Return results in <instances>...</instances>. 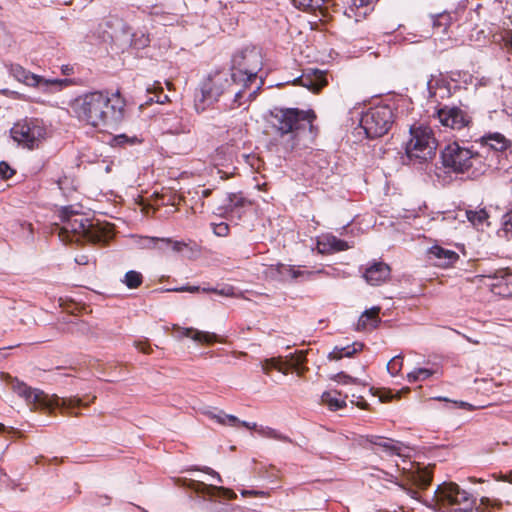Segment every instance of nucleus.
<instances>
[{
  "label": "nucleus",
  "mask_w": 512,
  "mask_h": 512,
  "mask_svg": "<svg viewBox=\"0 0 512 512\" xmlns=\"http://www.w3.org/2000/svg\"><path fill=\"white\" fill-rule=\"evenodd\" d=\"M127 101L121 91L94 90L80 94L70 102L73 116L95 129L120 124L126 115Z\"/></svg>",
  "instance_id": "1"
},
{
  "label": "nucleus",
  "mask_w": 512,
  "mask_h": 512,
  "mask_svg": "<svg viewBox=\"0 0 512 512\" xmlns=\"http://www.w3.org/2000/svg\"><path fill=\"white\" fill-rule=\"evenodd\" d=\"M317 115L312 109L274 107L270 111L269 127L277 144L286 152L296 149L303 134L312 132Z\"/></svg>",
  "instance_id": "2"
},
{
  "label": "nucleus",
  "mask_w": 512,
  "mask_h": 512,
  "mask_svg": "<svg viewBox=\"0 0 512 512\" xmlns=\"http://www.w3.org/2000/svg\"><path fill=\"white\" fill-rule=\"evenodd\" d=\"M246 89L240 86L237 81V74L230 70L221 68L207 74L200 83L199 92L195 95L194 105L198 112H203L213 106L221 98L233 97V104L236 107L242 105V98Z\"/></svg>",
  "instance_id": "3"
},
{
  "label": "nucleus",
  "mask_w": 512,
  "mask_h": 512,
  "mask_svg": "<svg viewBox=\"0 0 512 512\" xmlns=\"http://www.w3.org/2000/svg\"><path fill=\"white\" fill-rule=\"evenodd\" d=\"M60 218L62 226L58 235L63 242H80L86 240L93 244H107L113 237L109 224L94 223L81 213H77L71 207L61 210Z\"/></svg>",
  "instance_id": "4"
},
{
  "label": "nucleus",
  "mask_w": 512,
  "mask_h": 512,
  "mask_svg": "<svg viewBox=\"0 0 512 512\" xmlns=\"http://www.w3.org/2000/svg\"><path fill=\"white\" fill-rule=\"evenodd\" d=\"M442 165L449 172L470 173L477 177L485 173L488 165L483 155L457 142L448 144L441 152Z\"/></svg>",
  "instance_id": "5"
},
{
  "label": "nucleus",
  "mask_w": 512,
  "mask_h": 512,
  "mask_svg": "<svg viewBox=\"0 0 512 512\" xmlns=\"http://www.w3.org/2000/svg\"><path fill=\"white\" fill-rule=\"evenodd\" d=\"M433 500L439 512H471L476 504V499L455 482L440 484Z\"/></svg>",
  "instance_id": "6"
},
{
  "label": "nucleus",
  "mask_w": 512,
  "mask_h": 512,
  "mask_svg": "<svg viewBox=\"0 0 512 512\" xmlns=\"http://www.w3.org/2000/svg\"><path fill=\"white\" fill-rule=\"evenodd\" d=\"M436 140L431 127L426 125H412L410 127V139L406 143L405 151L410 160H418L420 163L432 160L437 151Z\"/></svg>",
  "instance_id": "7"
},
{
  "label": "nucleus",
  "mask_w": 512,
  "mask_h": 512,
  "mask_svg": "<svg viewBox=\"0 0 512 512\" xmlns=\"http://www.w3.org/2000/svg\"><path fill=\"white\" fill-rule=\"evenodd\" d=\"M262 68V57L256 49H244L232 57L231 73L237 74V81L246 90L257 80Z\"/></svg>",
  "instance_id": "8"
},
{
  "label": "nucleus",
  "mask_w": 512,
  "mask_h": 512,
  "mask_svg": "<svg viewBox=\"0 0 512 512\" xmlns=\"http://www.w3.org/2000/svg\"><path fill=\"white\" fill-rule=\"evenodd\" d=\"M394 123V113L389 105L370 107L361 116L360 125L367 138L375 139L388 133Z\"/></svg>",
  "instance_id": "9"
},
{
  "label": "nucleus",
  "mask_w": 512,
  "mask_h": 512,
  "mask_svg": "<svg viewBox=\"0 0 512 512\" xmlns=\"http://www.w3.org/2000/svg\"><path fill=\"white\" fill-rule=\"evenodd\" d=\"M46 134V126L38 118H25L15 123L11 129L12 138L28 149L37 148Z\"/></svg>",
  "instance_id": "10"
},
{
  "label": "nucleus",
  "mask_w": 512,
  "mask_h": 512,
  "mask_svg": "<svg viewBox=\"0 0 512 512\" xmlns=\"http://www.w3.org/2000/svg\"><path fill=\"white\" fill-rule=\"evenodd\" d=\"M1 375L10 388L25 400L31 410L47 409L50 407V400L42 390L32 388L9 374L2 373Z\"/></svg>",
  "instance_id": "11"
},
{
  "label": "nucleus",
  "mask_w": 512,
  "mask_h": 512,
  "mask_svg": "<svg viewBox=\"0 0 512 512\" xmlns=\"http://www.w3.org/2000/svg\"><path fill=\"white\" fill-rule=\"evenodd\" d=\"M433 479L432 470L428 467H420L419 465L415 466L411 464V468L409 470L404 469L403 477L401 482H397V484L405 490L412 498L417 499L418 491L413 489L410 486H415L419 489H426L430 486Z\"/></svg>",
  "instance_id": "12"
},
{
  "label": "nucleus",
  "mask_w": 512,
  "mask_h": 512,
  "mask_svg": "<svg viewBox=\"0 0 512 512\" xmlns=\"http://www.w3.org/2000/svg\"><path fill=\"white\" fill-rule=\"evenodd\" d=\"M434 116L442 126L457 131L469 128L473 123L472 116L457 106L443 105L436 109Z\"/></svg>",
  "instance_id": "13"
},
{
  "label": "nucleus",
  "mask_w": 512,
  "mask_h": 512,
  "mask_svg": "<svg viewBox=\"0 0 512 512\" xmlns=\"http://www.w3.org/2000/svg\"><path fill=\"white\" fill-rule=\"evenodd\" d=\"M391 268L383 261H373L367 264L363 278L372 286H379L390 279Z\"/></svg>",
  "instance_id": "14"
},
{
  "label": "nucleus",
  "mask_w": 512,
  "mask_h": 512,
  "mask_svg": "<svg viewBox=\"0 0 512 512\" xmlns=\"http://www.w3.org/2000/svg\"><path fill=\"white\" fill-rule=\"evenodd\" d=\"M9 72L19 82L32 87H37L41 83L61 84L63 82H67V80H45L41 76L30 72L19 64H11L9 67Z\"/></svg>",
  "instance_id": "15"
},
{
  "label": "nucleus",
  "mask_w": 512,
  "mask_h": 512,
  "mask_svg": "<svg viewBox=\"0 0 512 512\" xmlns=\"http://www.w3.org/2000/svg\"><path fill=\"white\" fill-rule=\"evenodd\" d=\"M317 250L320 254L329 255L341 251H346L350 248L348 242L337 238L331 233L322 234L317 238Z\"/></svg>",
  "instance_id": "16"
},
{
  "label": "nucleus",
  "mask_w": 512,
  "mask_h": 512,
  "mask_svg": "<svg viewBox=\"0 0 512 512\" xmlns=\"http://www.w3.org/2000/svg\"><path fill=\"white\" fill-rule=\"evenodd\" d=\"M294 83L306 87L313 92H319L327 85V80L323 71L312 69L304 72L300 77L296 78Z\"/></svg>",
  "instance_id": "17"
},
{
  "label": "nucleus",
  "mask_w": 512,
  "mask_h": 512,
  "mask_svg": "<svg viewBox=\"0 0 512 512\" xmlns=\"http://www.w3.org/2000/svg\"><path fill=\"white\" fill-rule=\"evenodd\" d=\"M429 100L437 104V108L442 107L441 101L451 96L449 83L442 78H432L427 83Z\"/></svg>",
  "instance_id": "18"
},
{
  "label": "nucleus",
  "mask_w": 512,
  "mask_h": 512,
  "mask_svg": "<svg viewBox=\"0 0 512 512\" xmlns=\"http://www.w3.org/2000/svg\"><path fill=\"white\" fill-rule=\"evenodd\" d=\"M378 0H350L348 7L345 9V15L348 18L359 22L367 17L375 7Z\"/></svg>",
  "instance_id": "19"
},
{
  "label": "nucleus",
  "mask_w": 512,
  "mask_h": 512,
  "mask_svg": "<svg viewBox=\"0 0 512 512\" xmlns=\"http://www.w3.org/2000/svg\"><path fill=\"white\" fill-rule=\"evenodd\" d=\"M428 254L430 259L435 260V265L443 268L450 267L459 260V255L455 251L439 245L432 246Z\"/></svg>",
  "instance_id": "20"
},
{
  "label": "nucleus",
  "mask_w": 512,
  "mask_h": 512,
  "mask_svg": "<svg viewBox=\"0 0 512 512\" xmlns=\"http://www.w3.org/2000/svg\"><path fill=\"white\" fill-rule=\"evenodd\" d=\"M476 142L496 152H503L511 146V141L498 132L485 134Z\"/></svg>",
  "instance_id": "21"
},
{
  "label": "nucleus",
  "mask_w": 512,
  "mask_h": 512,
  "mask_svg": "<svg viewBox=\"0 0 512 512\" xmlns=\"http://www.w3.org/2000/svg\"><path fill=\"white\" fill-rule=\"evenodd\" d=\"M380 308L372 307L371 309L366 310L359 317L357 322V330L365 331L375 329L378 326V323L381 321L379 318Z\"/></svg>",
  "instance_id": "22"
},
{
  "label": "nucleus",
  "mask_w": 512,
  "mask_h": 512,
  "mask_svg": "<svg viewBox=\"0 0 512 512\" xmlns=\"http://www.w3.org/2000/svg\"><path fill=\"white\" fill-rule=\"evenodd\" d=\"M176 330L180 337L191 338L199 343L213 344L217 341V335L214 333L203 332L194 328L177 327Z\"/></svg>",
  "instance_id": "23"
},
{
  "label": "nucleus",
  "mask_w": 512,
  "mask_h": 512,
  "mask_svg": "<svg viewBox=\"0 0 512 512\" xmlns=\"http://www.w3.org/2000/svg\"><path fill=\"white\" fill-rule=\"evenodd\" d=\"M364 344L361 342H354L352 344L340 347L335 346L334 349L329 353L328 358L330 360H340L343 357H352L356 353L362 351Z\"/></svg>",
  "instance_id": "24"
},
{
  "label": "nucleus",
  "mask_w": 512,
  "mask_h": 512,
  "mask_svg": "<svg viewBox=\"0 0 512 512\" xmlns=\"http://www.w3.org/2000/svg\"><path fill=\"white\" fill-rule=\"evenodd\" d=\"M369 442L382 449L388 455H400V443L392 439H386L381 436H371Z\"/></svg>",
  "instance_id": "25"
},
{
  "label": "nucleus",
  "mask_w": 512,
  "mask_h": 512,
  "mask_svg": "<svg viewBox=\"0 0 512 512\" xmlns=\"http://www.w3.org/2000/svg\"><path fill=\"white\" fill-rule=\"evenodd\" d=\"M456 20V14L442 12L432 16V26L436 33H446L451 24Z\"/></svg>",
  "instance_id": "26"
},
{
  "label": "nucleus",
  "mask_w": 512,
  "mask_h": 512,
  "mask_svg": "<svg viewBox=\"0 0 512 512\" xmlns=\"http://www.w3.org/2000/svg\"><path fill=\"white\" fill-rule=\"evenodd\" d=\"M56 404L64 408L69 416L78 417L80 414L74 410L76 408L86 407L89 403H84L82 399L78 397H69L61 399L57 398Z\"/></svg>",
  "instance_id": "27"
},
{
  "label": "nucleus",
  "mask_w": 512,
  "mask_h": 512,
  "mask_svg": "<svg viewBox=\"0 0 512 512\" xmlns=\"http://www.w3.org/2000/svg\"><path fill=\"white\" fill-rule=\"evenodd\" d=\"M466 217L476 228H482L484 225H489V214L485 208L479 210H466Z\"/></svg>",
  "instance_id": "28"
},
{
  "label": "nucleus",
  "mask_w": 512,
  "mask_h": 512,
  "mask_svg": "<svg viewBox=\"0 0 512 512\" xmlns=\"http://www.w3.org/2000/svg\"><path fill=\"white\" fill-rule=\"evenodd\" d=\"M262 370L265 374H269L272 370H277L284 374H287V369L284 367L285 363L280 357L265 359L261 362Z\"/></svg>",
  "instance_id": "29"
},
{
  "label": "nucleus",
  "mask_w": 512,
  "mask_h": 512,
  "mask_svg": "<svg viewBox=\"0 0 512 512\" xmlns=\"http://www.w3.org/2000/svg\"><path fill=\"white\" fill-rule=\"evenodd\" d=\"M257 433L263 437L275 439L282 442L292 443L291 438L270 427H260Z\"/></svg>",
  "instance_id": "30"
},
{
  "label": "nucleus",
  "mask_w": 512,
  "mask_h": 512,
  "mask_svg": "<svg viewBox=\"0 0 512 512\" xmlns=\"http://www.w3.org/2000/svg\"><path fill=\"white\" fill-rule=\"evenodd\" d=\"M293 5L304 12L314 13L317 10L322 11L319 0H293Z\"/></svg>",
  "instance_id": "31"
},
{
  "label": "nucleus",
  "mask_w": 512,
  "mask_h": 512,
  "mask_svg": "<svg viewBox=\"0 0 512 512\" xmlns=\"http://www.w3.org/2000/svg\"><path fill=\"white\" fill-rule=\"evenodd\" d=\"M123 282L129 289H136L141 286L143 282V276L138 271L130 270L126 272Z\"/></svg>",
  "instance_id": "32"
},
{
  "label": "nucleus",
  "mask_w": 512,
  "mask_h": 512,
  "mask_svg": "<svg viewBox=\"0 0 512 512\" xmlns=\"http://www.w3.org/2000/svg\"><path fill=\"white\" fill-rule=\"evenodd\" d=\"M322 401L333 411L346 407L345 400L332 396L331 392H324L322 394Z\"/></svg>",
  "instance_id": "33"
},
{
  "label": "nucleus",
  "mask_w": 512,
  "mask_h": 512,
  "mask_svg": "<svg viewBox=\"0 0 512 512\" xmlns=\"http://www.w3.org/2000/svg\"><path fill=\"white\" fill-rule=\"evenodd\" d=\"M142 142L137 136H128L126 134H120L114 137L113 143L115 146L135 145Z\"/></svg>",
  "instance_id": "34"
},
{
  "label": "nucleus",
  "mask_w": 512,
  "mask_h": 512,
  "mask_svg": "<svg viewBox=\"0 0 512 512\" xmlns=\"http://www.w3.org/2000/svg\"><path fill=\"white\" fill-rule=\"evenodd\" d=\"M228 205L227 209L233 210L238 207H244L248 201L244 198L240 193H230L228 195Z\"/></svg>",
  "instance_id": "35"
},
{
  "label": "nucleus",
  "mask_w": 512,
  "mask_h": 512,
  "mask_svg": "<svg viewBox=\"0 0 512 512\" xmlns=\"http://www.w3.org/2000/svg\"><path fill=\"white\" fill-rule=\"evenodd\" d=\"M403 366V357L401 355H397L393 357L387 364V370L392 376H397Z\"/></svg>",
  "instance_id": "36"
},
{
  "label": "nucleus",
  "mask_w": 512,
  "mask_h": 512,
  "mask_svg": "<svg viewBox=\"0 0 512 512\" xmlns=\"http://www.w3.org/2000/svg\"><path fill=\"white\" fill-rule=\"evenodd\" d=\"M431 375H432V372L429 369L418 368L408 374V379L410 382H416V381L426 380Z\"/></svg>",
  "instance_id": "37"
},
{
  "label": "nucleus",
  "mask_w": 512,
  "mask_h": 512,
  "mask_svg": "<svg viewBox=\"0 0 512 512\" xmlns=\"http://www.w3.org/2000/svg\"><path fill=\"white\" fill-rule=\"evenodd\" d=\"M212 418L222 425L236 426L237 423L240 422L236 416L225 414L223 412L217 415H213Z\"/></svg>",
  "instance_id": "38"
},
{
  "label": "nucleus",
  "mask_w": 512,
  "mask_h": 512,
  "mask_svg": "<svg viewBox=\"0 0 512 512\" xmlns=\"http://www.w3.org/2000/svg\"><path fill=\"white\" fill-rule=\"evenodd\" d=\"M151 241L166 243L167 245H170L172 250L175 252H181L185 247H187L185 242L173 241L170 238H151Z\"/></svg>",
  "instance_id": "39"
},
{
  "label": "nucleus",
  "mask_w": 512,
  "mask_h": 512,
  "mask_svg": "<svg viewBox=\"0 0 512 512\" xmlns=\"http://www.w3.org/2000/svg\"><path fill=\"white\" fill-rule=\"evenodd\" d=\"M502 231L506 237L512 238V210L506 212L502 217Z\"/></svg>",
  "instance_id": "40"
},
{
  "label": "nucleus",
  "mask_w": 512,
  "mask_h": 512,
  "mask_svg": "<svg viewBox=\"0 0 512 512\" xmlns=\"http://www.w3.org/2000/svg\"><path fill=\"white\" fill-rule=\"evenodd\" d=\"M202 291L203 292L215 293V294H218V295L224 296V297H234L235 296L234 287L231 286V285H226L222 289L203 288Z\"/></svg>",
  "instance_id": "41"
},
{
  "label": "nucleus",
  "mask_w": 512,
  "mask_h": 512,
  "mask_svg": "<svg viewBox=\"0 0 512 512\" xmlns=\"http://www.w3.org/2000/svg\"><path fill=\"white\" fill-rule=\"evenodd\" d=\"M332 380L340 383V384H359V380L357 378H354L345 372H339L336 375L331 377Z\"/></svg>",
  "instance_id": "42"
},
{
  "label": "nucleus",
  "mask_w": 512,
  "mask_h": 512,
  "mask_svg": "<svg viewBox=\"0 0 512 512\" xmlns=\"http://www.w3.org/2000/svg\"><path fill=\"white\" fill-rule=\"evenodd\" d=\"M15 174V170L12 169L6 162H0V179L8 180Z\"/></svg>",
  "instance_id": "43"
},
{
  "label": "nucleus",
  "mask_w": 512,
  "mask_h": 512,
  "mask_svg": "<svg viewBox=\"0 0 512 512\" xmlns=\"http://www.w3.org/2000/svg\"><path fill=\"white\" fill-rule=\"evenodd\" d=\"M241 495L243 497H268L269 496V492L267 491H263V490H254V489H251V490H246V489H242L240 491Z\"/></svg>",
  "instance_id": "44"
},
{
  "label": "nucleus",
  "mask_w": 512,
  "mask_h": 512,
  "mask_svg": "<svg viewBox=\"0 0 512 512\" xmlns=\"http://www.w3.org/2000/svg\"><path fill=\"white\" fill-rule=\"evenodd\" d=\"M213 231L217 236L226 237L229 234V225L224 222L215 224Z\"/></svg>",
  "instance_id": "45"
},
{
  "label": "nucleus",
  "mask_w": 512,
  "mask_h": 512,
  "mask_svg": "<svg viewBox=\"0 0 512 512\" xmlns=\"http://www.w3.org/2000/svg\"><path fill=\"white\" fill-rule=\"evenodd\" d=\"M491 476L496 481L508 482L512 484V471H509L508 473H493Z\"/></svg>",
  "instance_id": "46"
},
{
  "label": "nucleus",
  "mask_w": 512,
  "mask_h": 512,
  "mask_svg": "<svg viewBox=\"0 0 512 512\" xmlns=\"http://www.w3.org/2000/svg\"><path fill=\"white\" fill-rule=\"evenodd\" d=\"M287 271H288L289 275L292 278H294V279H296L298 277H301V276H304V275L310 276V275H312L314 273V272H311V271H301V270L295 269L292 266H288L287 267Z\"/></svg>",
  "instance_id": "47"
},
{
  "label": "nucleus",
  "mask_w": 512,
  "mask_h": 512,
  "mask_svg": "<svg viewBox=\"0 0 512 512\" xmlns=\"http://www.w3.org/2000/svg\"><path fill=\"white\" fill-rule=\"evenodd\" d=\"M200 290H202V289L199 286H190V285L172 289V291H175V292H189V293H196V292H199Z\"/></svg>",
  "instance_id": "48"
},
{
  "label": "nucleus",
  "mask_w": 512,
  "mask_h": 512,
  "mask_svg": "<svg viewBox=\"0 0 512 512\" xmlns=\"http://www.w3.org/2000/svg\"><path fill=\"white\" fill-rule=\"evenodd\" d=\"M136 347H137V349L139 351H141L144 354H151L152 353V348H151V346L148 343L139 342V343L136 344Z\"/></svg>",
  "instance_id": "49"
},
{
  "label": "nucleus",
  "mask_w": 512,
  "mask_h": 512,
  "mask_svg": "<svg viewBox=\"0 0 512 512\" xmlns=\"http://www.w3.org/2000/svg\"><path fill=\"white\" fill-rule=\"evenodd\" d=\"M219 492H221L223 494L224 497L228 498V499H234L236 498V494L234 491L230 490V489H225L223 487H220V488H216Z\"/></svg>",
  "instance_id": "50"
},
{
  "label": "nucleus",
  "mask_w": 512,
  "mask_h": 512,
  "mask_svg": "<svg viewBox=\"0 0 512 512\" xmlns=\"http://www.w3.org/2000/svg\"><path fill=\"white\" fill-rule=\"evenodd\" d=\"M237 425H241L242 427H245L247 429H256L257 430V424L256 423H249L246 421H241L237 423Z\"/></svg>",
  "instance_id": "51"
},
{
  "label": "nucleus",
  "mask_w": 512,
  "mask_h": 512,
  "mask_svg": "<svg viewBox=\"0 0 512 512\" xmlns=\"http://www.w3.org/2000/svg\"><path fill=\"white\" fill-rule=\"evenodd\" d=\"M355 404L361 409H367L368 403L363 397H359Z\"/></svg>",
  "instance_id": "52"
},
{
  "label": "nucleus",
  "mask_w": 512,
  "mask_h": 512,
  "mask_svg": "<svg viewBox=\"0 0 512 512\" xmlns=\"http://www.w3.org/2000/svg\"><path fill=\"white\" fill-rule=\"evenodd\" d=\"M61 70L64 75H71L74 72L73 67L69 65H63Z\"/></svg>",
  "instance_id": "53"
},
{
  "label": "nucleus",
  "mask_w": 512,
  "mask_h": 512,
  "mask_svg": "<svg viewBox=\"0 0 512 512\" xmlns=\"http://www.w3.org/2000/svg\"><path fill=\"white\" fill-rule=\"evenodd\" d=\"M170 133L172 134H180V133H186L189 132V130L186 129V127H176L175 129H170Z\"/></svg>",
  "instance_id": "54"
},
{
  "label": "nucleus",
  "mask_w": 512,
  "mask_h": 512,
  "mask_svg": "<svg viewBox=\"0 0 512 512\" xmlns=\"http://www.w3.org/2000/svg\"><path fill=\"white\" fill-rule=\"evenodd\" d=\"M76 262L80 265H86L88 263V259L86 256L82 255V256L76 258Z\"/></svg>",
  "instance_id": "55"
},
{
  "label": "nucleus",
  "mask_w": 512,
  "mask_h": 512,
  "mask_svg": "<svg viewBox=\"0 0 512 512\" xmlns=\"http://www.w3.org/2000/svg\"><path fill=\"white\" fill-rule=\"evenodd\" d=\"M211 194H212V190H211V189H204V190H202V192H201V197H202V198H207V197H209Z\"/></svg>",
  "instance_id": "56"
},
{
  "label": "nucleus",
  "mask_w": 512,
  "mask_h": 512,
  "mask_svg": "<svg viewBox=\"0 0 512 512\" xmlns=\"http://www.w3.org/2000/svg\"><path fill=\"white\" fill-rule=\"evenodd\" d=\"M468 479L472 483H484L485 482V480L482 478L469 477Z\"/></svg>",
  "instance_id": "57"
},
{
  "label": "nucleus",
  "mask_w": 512,
  "mask_h": 512,
  "mask_svg": "<svg viewBox=\"0 0 512 512\" xmlns=\"http://www.w3.org/2000/svg\"><path fill=\"white\" fill-rule=\"evenodd\" d=\"M489 502H490L489 498H487V497L481 498V504L482 505H488Z\"/></svg>",
  "instance_id": "58"
},
{
  "label": "nucleus",
  "mask_w": 512,
  "mask_h": 512,
  "mask_svg": "<svg viewBox=\"0 0 512 512\" xmlns=\"http://www.w3.org/2000/svg\"><path fill=\"white\" fill-rule=\"evenodd\" d=\"M260 86H257L256 89L249 94V98H254L255 94L257 93V90H259Z\"/></svg>",
  "instance_id": "59"
},
{
  "label": "nucleus",
  "mask_w": 512,
  "mask_h": 512,
  "mask_svg": "<svg viewBox=\"0 0 512 512\" xmlns=\"http://www.w3.org/2000/svg\"><path fill=\"white\" fill-rule=\"evenodd\" d=\"M329 2H330V0H319V5L321 8H323V6Z\"/></svg>",
  "instance_id": "60"
},
{
  "label": "nucleus",
  "mask_w": 512,
  "mask_h": 512,
  "mask_svg": "<svg viewBox=\"0 0 512 512\" xmlns=\"http://www.w3.org/2000/svg\"><path fill=\"white\" fill-rule=\"evenodd\" d=\"M4 429H5V426L2 423H0V431H4Z\"/></svg>",
  "instance_id": "61"
}]
</instances>
